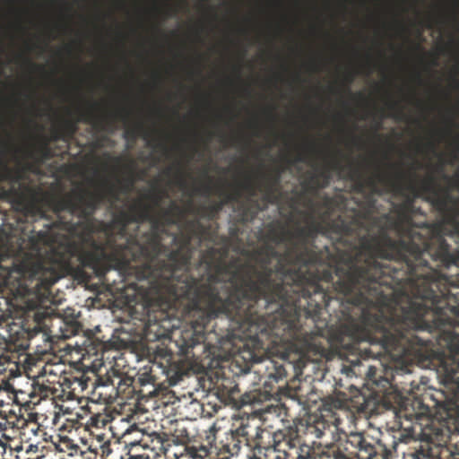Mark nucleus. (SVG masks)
Here are the masks:
<instances>
[{"instance_id": "nucleus-7", "label": "nucleus", "mask_w": 459, "mask_h": 459, "mask_svg": "<svg viewBox=\"0 0 459 459\" xmlns=\"http://www.w3.org/2000/svg\"><path fill=\"white\" fill-rule=\"evenodd\" d=\"M185 207L171 201L167 208L153 212V209L142 199H134L127 208L120 207L112 215L109 222L97 221L102 229L116 236L128 256L137 255L143 261L139 271L142 277L154 275L155 278H179L204 275L203 255H200L195 268L190 265L194 252L192 241L199 246L204 226L197 220H188L178 234H169L168 226L181 224L186 217ZM226 247L227 245L220 248Z\"/></svg>"}, {"instance_id": "nucleus-60", "label": "nucleus", "mask_w": 459, "mask_h": 459, "mask_svg": "<svg viewBox=\"0 0 459 459\" xmlns=\"http://www.w3.org/2000/svg\"><path fill=\"white\" fill-rule=\"evenodd\" d=\"M457 149H458V151H459V140H458V143H457Z\"/></svg>"}, {"instance_id": "nucleus-43", "label": "nucleus", "mask_w": 459, "mask_h": 459, "mask_svg": "<svg viewBox=\"0 0 459 459\" xmlns=\"http://www.w3.org/2000/svg\"><path fill=\"white\" fill-rule=\"evenodd\" d=\"M133 183H134V181L130 180L127 185L122 186L121 191L125 192V193L128 192L130 190V187L132 186Z\"/></svg>"}, {"instance_id": "nucleus-40", "label": "nucleus", "mask_w": 459, "mask_h": 459, "mask_svg": "<svg viewBox=\"0 0 459 459\" xmlns=\"http://www.w3.org/2000/svg\"><path fill=\"white\" fill-rule=\"evenodd\" d=\"M230 235L232 238L238 239L239 236V229L237 226L230 227Z\"/></svg>"}, {"instance_id": "nucleus-41", "label": "nucleus", "mask_w": 459, "mask_h": 459, "mask_svg": "<svg viewBox=\"0 0 459 459\" xmlns=\"http://www.w3.org/2000/svg\"><path fill=\"white\" fill-rule=\"evenodd\" d=\"M415 457H416V459H422V458L429 459V455L427 452L420 450V451L415 452Z\"/></svg>"}, {"instance_id": "nucleus-14", "label": "nucleus", "mask_w": 459, "mask_h": 459, "mask_svg": "<svg viewBox=\"0 0 459 459\" xmlns=\"http://www.w3.org/2000/svg\"><path fill=\"white\" fill-rule=\"evenodd\" d=\"M160 368L161 363L154 362L151 366L142 368L134 377L137 400H148L158 395L161 383L157 373Z\"/></svg>"}, {"instance_id": "nucleus-47", "label": "nucleus", "mask_w": 459, "mask_h": 459, "mask_svg": "<svg viewBox=\"0 0 459 459\" xmlns=\"http://www.w3.org/2000/svg\"><path fill=\"white\" fill-rule=\"evenodd\" d=\"M171 171H172V167H169L165 169L164 173L169 176V175H170Z\"/></svg>"}, {"instance_id": "nucleus-33", "label": "nucleus", "mask_w": 459, "mask_h": 459, "mask_svg": "<svg viewBox=\"0 0 459 459\" xmlns=\"http://www.w3.org/2000/svg\"><path fill=\"white\" fill-rule=\"evenodd\" d=\"M443 178L446 179L451 186L459 191V171L453 177H449L443 173Z\"/></svg>"}, {"instance_id": "nucleus-21", "label": "nucleus", "mask_w": 459, "mask_h": 459, "mask_svg": "<svg viewBox=\"0 0 459 459\" xmlns=\"http://www.w3.org/2000/svg\"><path fill=\"white\" fill-rule=\"evenodd\" d=\"M299 432L300 429L296 426V430L293 431L291 429H289V436L282 434H275L273 436V443L279 447L281 450H299L301 454L304 452L303 448H300V439H299Z\"/></svg>"}, {"instance_id": "nucleus-6", "label": "nucleus", "mask_w": 459, "mask_h": 459, "mask_svg": "<svg viewBox=\"0 0 459 459\" xmlns=\"http://www.w3.org/2000/svg\"><path fill=\"white\" fill-rule=\"evenodd\" d=\"M416 344L415 349L400 359L398 367L408 361L422 368H433L444 389L427 390L419 396L406 398L399 411L400 442L424 441L436 446H444L450 435L459 434V319L451 318L432 334ZM394 365L385 368L384 376L377 377L376 367L368 366L367 377L377 386H392L397 375Z\"/></svg>"}, {"instance_id": "nucleus-11", "label": "nucleus", "mask_w": 459, "mask_h": 459, "mask_svg": "<svg viewBox=\"0 0 459 459\" xmlns=\"http://www.w3.org/2000/svg\"><path fill=\"white\" fill-rule=\"evenodd\" d=\"M99 108L98 103L92 102L89 104L87 108L79 109L77 120H65L61 126L54 131L53 139L70 141L78 130L77 122L91 125L98 131L112 132L114 130V119L103 116V113H99Z\"/></svg>"}, {"instance_id": "nucleus-5", "label": "nucleus", "mask_w": 459, "mask_h": 459, "mask_svg": "<svg viewBox=\"0 0 459 459\" xmlns=\"http://www.w3.org/2000/svg\"><path fill=\"white\" fill-rule=\"evenodd\" d=\"M227 258L226 247L213 248L202 257V277L152 281V290L143 295L149 300L143 328L147 341L175 337L180 352L189 356L196 345L204 343L213 319L219 320L212 330L221 346L248 341L242 260Z\"/></svg>"}, {"instance_id": "nucleus-56", "label": "nucleus", "mask_w": 459, "mask_h": 459, "mask_svg": "<svg viewBox=\"0 0 459 459\" xmlns=\"http://www.w3.org/2000/svg\"><path fill=\"white\" fill-rule=\"evenodd\" d=\"M352 140H353V142L355 143V142H357V140H358V139H357L355 136H353V137H352Z\"/></svg>"}, {"instance_id": "nucleus-32", "label": "nucleus", "mask_w": 459, "mask_h": 459, "mask_svg": "<svg viewBox=\"0 0 459 459\" xmlns=\"http://www.w3.org/2000/svg\"><path fill=\"white\" fill-rule=\"evenodd\" d=\"M388 108L391 110V112L388 114V117L397 120L403 119L404 114L403 112V108L400 107L397 101L389 102Z\"/></svg>"}, {"instance_id": "nucleus-10", "label": "nucleus", "mask_w": 459, "mask_h": 459, "mask_svg": "<svg viewBox=\"0 0 459 459\" xmlns=\"http://www.w3.org/2000/svg\"><path fill=\"white\" fill-rule=\"evenodd\" d=\"M245 353L248 357L244 355L243 359H248L251 363L249 370L258 375V380L266 393L273 391L274 384L286 380L288 371L295 368L293 363L286 359L285 354L273 359L259 356L255 351H247Z\"/></svg>"}, {"instance_id": "nucleus-20", "label": "nucleus", "mask_w": 459, "mask_h": 459, "mask_svg": "<svg viewBox=\"0 0 459 459\" xmlns=\"http://www.w3.org/2000/svg\"><path fill=\"white\" fill-rule=\"evenodd\" d=\"M114 384L116 390H117V398H121L123 401L137 399L134 377L114 372Z\"/></svg>"}, {"instance_id": "nucleus-22", "label": "nucleus", "mask_w": 459, "mask_h": 459, "mask_svg": "<svg viewBox=\"0 0 459 459\" xmlns=\"http://www.w3.org/2000/svg\"><path fill=\"white\" fill-rule=\"evenodd\" d=\"M343 445L342 449L348 454V459L357 457L359 459V450L365 443V437L361 433H351L347 435L342 433V436Z\"/></svg>"}, {"instance_id": "nucleus-1", "label": "nucleus", "mask_w": 459, "mask_h": 459, "mask_svg": "<svg viewBox=\"0 0 459 459\" xmlns=\"http://www.w3.org/2000/svg\"><path fill=\"white\" fill-rule=\"evenodd\" d=\"M344 170L337 158L306 173L302 191L289 200L304 218L290 228L274 221L264 243L242 261L247 338L263 354L273 348L293 351L303 368L329 359L331 348L362 359L388 353L397 374L400 359L452 317L437 299L409 281L394 279L379 261L364 262L355 247L329 235L313 211L298 209L305 193L327 187L332 172Z\"/></svg>"}, {"instance_id": "nucleus-8", "label": "nucleus", "mask_w": 459, "mask_h": 459, "mask_svg": "<svg viewBox=\"0 0 459 459\" xmlns=\"http://www.w3.org/2000/svg\"><path fill=\"white\" fill-rule=\"evenodd\" d=\"M433 201L435 210L442 216L440 223L443 225V230L446 225L450 226V238L459 241V197L453 196L448 187H442L439 185L438 195H434ZM448 248L456 255L455 262L447 265H439L437 269L441 272V268H454L455 272L450 275L442 273L443 277L447 279V283L441 285L440 289L444 290V295L437 293V300L452 318L459 319V248H454L450 245Z\"/></svg>"}, {"instance_id": "nucleus-39", "label": "nucleus", "mask_w": 459, "mask_h": 459, "mask_svg": "<svg viewBox=\"0 0 459 459\" xmlns=\"http://www.w3.org/2000/svg\"><path fill=\"white\" fill-rule=\"evenodd\" d=\"M177 179H178V184L184 187L186 186V180L184 178V173L183 171L181 170V169H178L177 170Z\"/></svg>"}, {"instance_id": "nucleus-55", "label": "nucleus", "mask_w": 459, "mask_h": 459, "mask_svg": "<svg viewBox=\"0 0 459 459\" xmlns=\"http://www.w3.org/2000/svg\"><path fill=\"white\" fill-rule=\"evenodd\" d=\"M417 77H418L419 81H420V82H421L420 75V74H417Z\"/></svg>"}, {"instance_id": "nucleus-13", "label": "nucleus", "mask_w": 459, "mask_h": 459, "mask_svg": "<svg viewBox=\"0 0 459 459\" xmlns=\"http://www.w3.org/2000/svg\"><path fill=\"white\" fill-rule=\"evenodd\" d=\"M78 385L82 391L91 388L90 399L96 403L111 404L117 399V390L115 388L114 373L112 376L94 375V379L89 377L82 376L77 379Z\"/></svg>"}, {"instance_id": "nucleus-24", "label": "nucleus", "mask_w": 459, "mask_h": 459, "mask_svg": "<svg viewBox=\"0 0 459 459\" xmlns=\"http://www.w3.org/2000/svg\"><path fill=\"white\" fill-rule=\"evenodd\" d=\"M159 371H160L165 376L166 380L169 382V385H177L185 375L182 367L175 362H168L166 366L161 363V368Z\"/></svg>"}, {"instance_id": "nucleus-35", "label": "nucleus", "mask_w": 459, "mask_h": 459, "mask_svg": "<svg viewBox=\"0 0 459 459\" xmlns=\"http://www.w3.org/2000/svg\"><path fill=\"white\" fill-rule=\"evenodd\" d=\"M13 363L10 357L3 352L0 353V372L5 370V366Z\"/></svg>"}, {"instance_id": "nucleus-31", "label": "nucleus", "mask_w": 459, "mask_h": 459, "mask_svg": "<svg viewBox=\"0 0 459 459\" xmlns=\"http://www.w3.org/2000/svg\"><path fill=\"white\" fill-rule=\"evenodd\" d=\"M283 169H277L271 173L263 174V181L264 183L273 184V185H281V177L283 172Z\"/></svg>"}, {"instance_id": "nucleus-46", "label": "nucleus", "mask_w": 459, "mask_h": 459, "mask_svg": "<svg viewBox=\"0 0 459 459\" xmlns=\"http://www.w3.org/2000/svg\"><path fill=\"white\" fill-rule=\"evenodd\" d=\"M268 115L270 118H272L273 120L275 119L274 108H272L271 109L268 110Z\"/></svg>"}, {"instance_id": "nucleus-12", "label": "nucleus", "mask_w": 459, "mask_h": 459, "mask_svg": "<svg viewBox=\"0 0 459 459\" xmlns=\"http://www.w3.org/2000/svg\"><path fill=\"white\" fill-rule=\"evenodd\" d=\"M340 412H343L340 408L325 405L318 415H310L307 420L306 425L300 423L298 427L304 429V432L314 435L317 438L326 434L333 437L339 431L342 421Z\"/></svg>"}, {"instance_id": "nucleus-51", "label": "nucleus", "mask_w": 459, "mask_h": 459, "mask_svg": "<svg viewBox=\"0 0 459 459\" xmlns=\"http://www.w3.org/2000/svg\"><path fill=\"white\" fill-rule=\"evenodd\" d=\"M437 57L435 56L434 59H433V62H432L433 65H437Z\"/></svg>"}, {"instance_id": "nucleus-18", "label": "nucleus", "mask_w": 459, "mask_h": 459, "mask_svg": "<svg viewBox=\"0 0 459 459\" xmlns=\"http://www.w3.org/2000/svg\"><path fill=\"white\" fill-rule=\"evenodd\" d=\"M216 192L220 195L223 196L222 200L213 202L209 205H204L197 209H194L192 201H189L187 208H185L186 212H194L200 215L202 218L214 220L218 216L219 212L223 209L224 205L232 202H237L241 196L238 190L232 193H227L221 187H218Z\"/></svg>"}, {"instance_id": "nucleus-57", "label": "nucleus", "mask_w": 459, "mask_h": 459, "mask_svg": "<svg viewBox=\"0 0 459 459\" xmlns=\"http://www.w3.org/2000/svg\"><path fill=\"white\" fill-rule=\"evenodd\" d=\"M232 393H233V391L231 390V391L230 392V394H229V396H230V397H231V396H232Z\"/></svg>"}, {"instance_id": "nucleus-2", "label": "nucleus", "mask_w": 459, "mask_h": 459, "mask_svg": "<svg viewBox=\"0 0 459 459\" xmlns=\"http://www.w3.org/2000/svg\"><path fill=\"white\" fill-rule=\"evenodd\" d=\"M344 170L337 158L306 173L302 191L289 200L304 218L290 228L274 221L264 243L242 261L247 338L263 354L273 348L293 351L303 368L329 359L331 348L362 359L388 353L397 374L400 359L452 317L437 299L409 281L394 279L379 261L364 262L355 247L329 235L313 211L298 209L305 193L327 187L332 172Z\"/></svg>"}, {"instance_id": "nucleus-49", "label": "nucleus", "mask_w": 459, "mask_h": 459, "mask_svg": "<svg viewBox=\"0 0 459 459\" xmlns=\"http://www.w3.org/2000/svg\"><path fill=\"white\" fill-rule=\"evenodd\" d=\"M443 169H444V164H440V165L437 166V171H438V172H443Z\"/></svg>"}, {"instance_id": "nucleus-28", "label": "nucleus", "mask_w": 459, "mask_h": 459, "mask_svg": "<svg viewBox=\"0 0 459 459\" xmlns=\"http://www.w3.org/2000/svg\"><path fill=\"white\" fill-rule=\"evenodd\" d=\"M168 196V193L166 190L153 187L149 193L145 195V198L152 202V204H147L153 209V212H156V208L160 207L161 200L163 197Z\"/></svg>"}, {"instance_id": "nucleus-59", "label": "nucleus", "mask_w": 459, "mask_h": 459, "mask_svg": "<svg viewBox=\"0 0 459 459\" xmlns=\"http://www.w3.org/2000/svg\"><path fill=\"white\" fill-rule=\"evenodd\" d=\"M452 126H457V124H455V123H452Z\"/></svg>"}, {"instance_id": "nucleus-15", "label": "nucleus", "mask_w": 459, "mask_h": 459, "mask_svg": "<svg viewBox=\"0 0 459 459\" xmlns=\"http://www.w3.org/2000/svg\"><path fill=\"white\" fill-rule=\"evenodd\" d=\"M258 428H252L248 424H242L234 431L227 435L222 449L230 455H237L242 444L255 451V445L257 439H261Z\"/></svg>"}, {"instance_id": "nucleus-23", "label": "nucleus", "mask_w": 459, "mask_h": 459, "mask_svg": "<svg viewBox=\"0 0 459 459\" xmlns=\"http://www.w3.org/2000/svg\"><path fill=\"white\" fill-rule=\"evenodd\" d=\"M258 189L263 193L261 202L264 206L269 204H279L283 198L281 186L261 182Z\"/></svg>"}, {"instance_id": "nucleus-53", "label": "nucleus", "mask_w": 459, "mask_h": 459, "mask_svg": "<svg viewBox=\"0 0 459 459\" xmlns=\"http://www.w3.org/2000/svg\"><path fill=\"white\" fill-rule=\"evenodd\" d=\"M380 126H381V121H379V122L377 123V127H376V130L379 129Z\"/></svg>"}, {"instance_id": "nucleus-42", "label": "nucleus", "mask_w": 459, "mask_h": 459, "mask_svg": "<svg viewBox=\"0 0 459 459\" xmlns=\"http://www.w3.org/2000/svg\"><path fill=\"white\" fill-rule=\"evenodd\" d=\"M344 80H345L347 85L351 84L354 80V74H352L351 73L345 74Z\"/></svg>"}, {"instance_id": "nucleus-25", "label": "nucleus", "mask_w": 459, "mask_h": 459, "mask_svg": "<svg viewBox=\"0 0 459 459\" xmlns=\"http://www.w3.org/2000/svg\"><path fill=\"white\" fill-rule=\"evenodd\" d=\"M352 403L358 412L365 414H372L377 410V398L375 396L367 397L365 394H359L356 395Z\"/></svg>"}, {"instance_id": "nucleus-3", "label": "nucleus", "mask_w": 459, "mask_h": 459, "mask_svg": "<svg viewBox=\"0 0 459 459\" xmlns=\"http://www.w3.org/2000/svg\"><path fill=\"white\" fill-rule=\"evenodd\" d=\"M408 172L395 163L388 167L394 173H376L366 176L359 166L349 164L347 178L353 182V190L360 197L349 207V200L342 194L324 195L315 202L304 199L307 211L314 212V218L323 221L329 235L355 247V255L364 262H381L393 276H385V282L394 279L409 281V287L418 288L437 299L444 295L442 284L447 283L439 265L454 263L456 255L448 248L443 236L441 223L415 224L414 200L422 198L435 209L434 195H438L439 184L429 174L420 178L416 169L421 163L415 160ZM314 194V195H316Z\"/></svg>"}, {"instance_id": "nucleus-9", "label": "nucleus", "mask_w": 459, "mask_h": 459, "mask_svg": "<svg viewBox=\"0 0 459 459\" xmlns=\"http://www.w3.org/2000/svg\"><path fill=\"white\" fill-rule=\"evenodd\" d=\"M20 173L13 175L6 164L0 171V197L8 200L13 208L25 217L35 219L36 222L46 219V195L39 187L21 183ZM49 195L48 198H49Z\"/></svg>"}, {"instance_id": "nucleus-45", "label": "nucleus", "mask_w": 459, "mask_h": 459, "mask_svg": "<svg viewBox=\"0 0 459 459\" xmlns=\"http://www.w3.org/2000/svg\"><path fill=\"white\" fill-rule=\"evenodd\" d=\"M155 146L160 147L164 152L168 151L166 144L164 143H162V142H158Z\"/></svg>"}, {"instance_id": "nucleus-4", "label": "nucleus", "mask_w": 459, "mask_h": 459, "mask_svg": "<svg viewBox=\"0 0 459 459\" xmlns=\"http://www.w3.org/2000/svg\"><path fill=\"white\" fill-rule=\"evenodd\" d=\"M104 198L84 187L51 195L48 205L57 220H41L44 229L31 231L22 255L0 257V286L39 299L67 275L85 282L96 277L110 289L140 295L152 290L154 275L139 273L143 261L128 256L125 245L93 219Z\"/></svg>"}, {"instance_id": "nucleus-54", "label": "nucleus", "mask_w": 459, "mask_h": 459, "mask_svg": "<svg viewBox=\"0 0 459 459\" xmlns=\"http://www.w3.org/2000/svg\"><path fill=\"white\" fill-rule=\"evenodd\" d=\"M236 69H237L238 74H239V73H240V67H239V66H238Z\"/></svg>"}, {"instance_id": "nucleus-58", "label": "nucleus", "mask_w": 459, "mask_h": 459, "mask_svg": "<svg viewBox=\"0 0 459 459\" xmlns=\"http://www.w3.org/2000/svg\"><path fill=\"white\" fill-rule=\"evenodd\" d=\"M4 146H8V143L7 142H4L3 143Z\"/></svg>"}, {"instance_id": "nucleus-19", "label": "nucleus", "mask_w": 459, "mask_h": 459, "mask_svg": "<svg viewBox=\"0 0 459 459\" xmlns=\"http://www.w3.org/2000/svg\"><path fill=\"white\" fill-rule=\"evenodd\" d=\"M257 456L258 459H262V456L264 459H306L299 450H281L273 442V445L265 446L261 444L260 439L255 445L254 457Z\"/></svg>"}, {"instance_id": "nucleus-50", "label": "nucleus", "mask_w": 459, "mask_h": 459, "mask_svg": "<svg viewBox=\"0 0 459 459\" xmlns=\"http://www.w3.org/2000/svg\"><path fill=\"white\" fill-rule=\"evenodd\" d=\"M190 453H191V456H192L193 458H196V457H198V455H197V451H196V450H193V451H191Z\"/></svg>"}, {"instance_id": "nucleus-27", "label": "nucleus", "mask_w": 459, "mask_h": 459, "mask_svg": "<svg viewBox=\"0 0 459 459\" xmlns=\"http://www.w3.org/2000/svg\"><path fill=\"white\" fill-rule=\"evenodd\" d=\"M141 443L143 447L151 449L155 455H160L166 451L164 440L159 435L149 436L147 439H142Z\"/></svg>"}, {"instance_id": "nucleus-26", "label": "nucleus", "mask_w": 459, "mask_h": 459, "mask_svg": "<svg viewBox=\"0 0 459 459\" xmlns=\"http://www.w3.org/2000/svg\"><path fill=\"white\" fill-rule=\"evenodd\" d=\"M20 333L22 335V340L16 346L19 350L23 351L30 347V342L33 341L38 335H41L42 339H44L46 336V333L38 326H35L32 329L22 328Z\"/></svg>"}, {"instance_id": "nucleus-30", "label": "nucleus", "mask_w": 459, "mask_h": 459, "mask_svg": "<svg viewBox=\"0 0 459 459\" xmlns=\"http://www.w3.org/2000/svg\"><path fill=\"white\" fill-rule=\"evenodd\" d=\"M260 396V393L256 390L245 393L240 399L241 405H255L259 403L262 401Z\"/></svg>"}, {"instance_id": "nucleus-48", "label": "nucleus", "mask_w": 459, "mask_h": 459, "mask_svg": "<svg viewBox=\"0 0 459 459\" xmlns=\"http://www.w3.org/2000/svg\"><path fill=\"white\" fill-rule=\"evenodd\" d=\"M231 141H232V143L235 144V143H238L240 141V138L239 137H233V138H231Z\"/></svg>"}, {"instance_id": "nucleus-38", "label": "nucleus", "mask_w": 459, "mask_h": 459, "mask_svg": "<svg viewBox=\"0 0 459 459\" xmlns=\"http://www.w3.org/2000/svg\"><path fill=\"white\" fill-rule=\"evenodd\" d=\"M296 161H298V162H305V161H307V155L305 153H299L294 160L287 159V162L290 165H292Z\"/></svg>"}, {"instance_id": "nucleus-44", "label": "nucleus", "mask_w": 459, "mask_h": 459, "mask_svg": "<svg viewBox=\"0 0 459 459\" xmlns=\"http://www.w3.org/2000/svg\"><path fill=\"white\" fill-rule=\"evenodd\" d=\"M25 62H26L30 66H31V67H33V68H40V69H41V68H43L42 66H39V65H37L36 64H34L33 62H31V61H30V59H29V58H25Z\"/></svg>"}, {"instance_id": "nucleus-16", "label": "nucleus", "mask_w": 459, "mask_h": 459, "mask_svg": "<svg viewBox=\"0 0 459 459\" xmlns=\"http://www.w3.org/2000/svg\"><path fill=\"white\" fill-rule=\"evenodd\" d=\"M103 116H106L108 117H111V119H114V130L111 132L113 133L117 128V122L120 121L126 126V129L124 133V137L126 139H132L134 140L138 136H142L143 139L147 140L148 144L150 146H154L152 143L156 141V139H151V132L146 129L145 126L143 122H136L132 126H129L130 124V111L127 108H117L115 111L112 112H105L103 113Z\"/></svg>"}, {"instance_id": "nucleus-34", "label": "nucleus", "mask_w": 459, "mask_h": 459, "mask_svg": "<svg viewBox=\"0 0 459 459\" xmlns=\"http://www.w3.org/2000/svg\"><path fill=\"white\" fill-rule=\"evenodd\" d=\"M39 151L40 152L42 153V156L46 159H49L50 157H52V152H51V149L49 148L48 146V143L47 141H45L40 148H39Z\"/></svg>"}, {"instance_id": "nucleus-29", "label": "nucleus", "mask_w": 459, "mask_h": 459, "mask_svg": "<svg viewBox=\"0 0 459 459\" xmlns=\"http://www.w3.org/2000/svg\"><path fill=\"white\" fill-rule=\"evenodd\" d=\"M377 455L376 446L366 439L361 450H359V459H376Z\"/></svg>"}, {"instance_id": "nucleus-36", "label": "nucleus", "mask_w": 459, "mask_h": 459, "mask_svg": "<svg viewBox=\"0 0 459 459\" xmlns=\"http://www.w3.org/2000/svg\"><path fill=\"white\" fill-rule=\"evenodd\" d=\"M213 187L209 184L204 185L201 188H197L196 192L202 193L204 195H210L212 193Z\"/></svg>"}, {"instance_id": "nucleus-52", "label": "nucleus", "mask_w": 459, "mask_h": 459, "mask_svg": "<svg viewBox=\"0 0 459 459\" xmlns=\"http://www.w3.org/2000/svg\"><path fill=\"white\" fill-rule=\"evenodd\" d=\"M313 69H314V71H317L318 70L317 69V65L316 64H313Z\"/></svg>"}, {"instance_id": "nucleus-17", "label": "nucleus", "mask_w": 459, "mask_h": 459, "mask_svg": "<svg viewBox=\"0 0 459 459\" xmlns=\"http://www.w3.org/2000/svg\"><path fill=\"white\" fill-rule=\"evenodd\" d=\"M243 188L248 193V196L242 201L238 200L236 208L238 221L241 223L251 222L257 214L264 211L267 207L256 196V189L253 184L247 182L243 185Z\"/></svg>"}, {"instance_id": "nucleus-37", "label": "nucleus", "mask_w": 459, "mask_h": 459, "mask_svg": "<svg viewBox=\"0 0 459 459\" xmlns=\"http://www.w3.org/2000/svg\"><path fill=\"white\" fill-rule=\"evenodd\" d=\"M107 194L115 201L118 200V193L116 190L115 186L109 185L107 187Z\"/></svg>"}]
</instances>
